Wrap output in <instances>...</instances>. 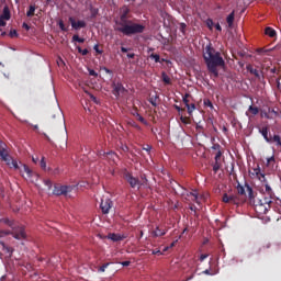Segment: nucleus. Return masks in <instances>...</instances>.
<instances>
[{
	"mask_svg": "<svg viewBox=\"0 0 281 281\" xmlns=\"http://www.w3.org/2000/svg\"><path fill=\"white\" fill-rule=\"evenodd\" d=\"M202 58H204V64H206V69L213 75V78H218V67L225 66V60L223 59L220 52H217L211 43L204 47L202 52Z\"/></svg>",
	"mask_w": 281,
	"mask_h": 281,
	"instance_id": "nucleus-1",
	"label": "nucleus"
},
{
	"mask_svg": "<svg viewBox=\"0 0 281 281\" xmlns=\"http://www.w3.org/2000/svg\"><path fill=\"white\" fill-rule=\"evenodd\" d=\"M128 12V9L124 11L121 16V22L117 24L119 26L115 29V31L121 32L126 36L142 34L145 31V26L140 24H135L132 21H126Z\"/></svg>",
	"mask_w": 281,
	"mask_h": 281,
	"instance_id": "nucleus-2",
	"label": "nucleus"
},
{
	"mask_svg": "<svg viewBox=\"0 0 281 281\" xmlns=\"http://www.w3.org/2000/svg\"><path fill=\"white\" fill-rule=\"evenodd\" d=\"M261 183H262V187H261L260 193L263 195V199L259 200L258 204L260 206H263V205L270 206L271 203L276 201V193L273 192L272 188L267 181Z\"/></svg>",
	"mask_w": 281,
	"mask_h": 281,
	"instance_id": "nucleus-3",
	"label": "nucleus"
},
{
	"mask_svg": "<svg viewBox=\"0 0 281 281\" xmlns=\"http://www.w3.org/2000/svg\"><path fill=\"white\" fill-rule=\"evenodd\" d=\"M7 235H12L15 239L19 240L26 238L25 228L23 226L13 227L12 231H0V238Z\"/></svg>",
	"mask_w": 281,
	"mask_h": 281,
	"instance_id": "nucleus-4",
	"label": "nucleus"
},
{
	"mask_svg": "<svg viewBox=\"0 0 281 281\" xmlns=\"http://www.w3.org/2000/svg\"><path fill=\"white\" fill-rule=\"evenodd\" d=\"M123 178L130 183V186L135 189H140L143 183L139 181L138 178L133 177V175L128 170H124Z\"/></svg>",
	"mask_w": 281,
	"mask_h": 281,
	"instance_id": "nucleus-5",
	"label": "nucleus"
},
{
	"mask_svg": "<svg viewBox=\"0 0 281 281\" xmlns=\"http://www.w3.org/2000/svg\"><path fill=\"white\" fill-rule=\"evenodd\" d=\"M248 175H250V178L258 179L260 182H267L266 175L261 172V168L259 165L250 169V171H248Z\"/></svg>",
	"mask_w": 281,
	"mask_h": 281,
	"instance_id": "nucleus-6",
	"label": "nucleus"
},
{
	"mask_svg": "<svg viewBox=\"0 0 281 281\" xmlns=\"http://www.w3.org/2000/svg\"><path fill=\"white\" fill-rule=\"evenodd\" d=\"M75 189L74 186H60V184H56L54 188L53 193L57 196L60 195H67L68 193H70L72 190Z\"/></svg>",
	"mask_w": 281,
	"mask_h": 281,
	"instance_id": "nucleus-7",
	"label": "nucleus"
},
{
	"mask_svg": "<svg viewBox=\"0 0 281 281\" xmlns=\"http://www.w3.org/2000/svg\"><path fill=\"white\" fill-rule=\"evenodd\" d=\"M169 231V227L165 224L157 225L156 228L151 232L154 238L165 236Z\"/></svg>",
	"mask_w": 281,
	"mask_h": 281,
	"instance_id": "nucleus-8",
	"label": "nucleus"
},
{
	"mask_svg": "<svg viewBox=\"0 0 281 281\" xmlns=\"http://www.w3.org/2000/svg\"><path fill=\"white\" fill-rule=\"evenodd\" d=\"M245 187H246V198H248V201H250V203H256L257 192L247 182L245 183Z\"/></svg>",
	"mask_w": 281,
	"mask_h": 281,
	"instance_id": "nucleus-9",
	"label": "nucleus"
},
{
	"mask_svg": "<svg viewBox=\"0 0 281 281\" xmlns=\"http://www.w3.org/2000/svg\"><path fill=\"white\" fill-rule=\"evenodd\" d=\"M113 206V202L110 199H102L100 209L103 214H108Z\"/></svg>",
	"mask_w": 281,
	"mask_h": 281,
	"instance_id": "nucleus-10",
	"label": "nucleus"
},
{
	"mask_svg": "<svg viewBox=\"0 0 281 281\" xmlns=\"http://www.w3.org/2000/svg\"><path fill=\"white\" fill-rule=\"evenodd\" d=\"M69 22L71 23V26L75 31H79L80 29L87 27V23L85 21L76 22L74 18H69Z\"/></svg>",
	"mask_w": 281,
	"mask_h": 281,
	"instance_id": "nucleus-11",
	"label": "nucleus"
},
{
	"mask_svg": "<svg viewBox=\"0 0 281 281\" xmlns=\"http://www.w3.org/2000/svg\"><path fill=\"white\" fill-rule=\"evenodd\" d=\"M126 89L121 82L113 83V94L119 98L122 93H124Z\"/></svg>",
	"mask_w": 281,
	"mask_h": 281,
	"instance_id": "nucleus-12",
	"label": "nucleus"
},
{
	"mask_svg": "<svg viewBox=\"0 0 281 281\" xmlns=\"http://www.w3.org/2000/svg\"><path fill=\"white\" fill-rule=\"evenodd\" d=\"M2 161H4L7 164V166L11 169H14V170H19L20 167H19V164L16 160H14L11 156L10 157H7L5 159H3Z\"/></svg>",
	"mask_w": 281,
	"mask_h": 281,
	"instance_id": "nucleus-13",
	"label": "nucleus"
},
{
	"mask_svg": "<svg viewBox=\"0 0 281 281\" xmlns=\"http://www.w3.org/2000/svg\"><path fill=\"white\" fill-rule=\"evenodd\" d=\"M20 171L25 172L27 179L38 178V175L32 171L26 165H22V169Z\"/></svg>",
	"mask_w": 281,
	"mask_h": 281,
	"instance_id": "nucleus-14",
	"label": "nucleus"
},
{
	"mask_svg": "<svg viewBox=\"0 0 281 281\" xmlns=\"http://www.w3.org/2000/svg\"><path fill=\"white\" fill-rule=\"evenodd\" d=\"M246 70H248L250 75H254L255 78H257L258 80H261V78H263L262 72H259L257 69H255L252 65L246 66Z\"/></svg>",
	"mask_w": 281,
	"mask_h": 281,
	"instance_id": "nucleus-15",
	"label": "nucleus"
},
{
	"mask_svg": "<svg viewBox=\"0 0 281 281\" xmlns=\"http://www.w3.org/2000/svg\"><path fill=\"white\" fill-rule=\"evenodd\" d=\"M10 156H11L10 151L7 149L5 144H3L1 142V144H0V158H1V160L3 161L5 158H9Z\"/></svg>",
	"mask_w": 281,
	"mask_h": 281,
	"instance_id": "nucleus-16",
	"label": "nucleus"
},
{
	"mask_svg": "<svg viewBox=\"0 0 281 281\" xmlns=\"http://www.w3.org/2000/svg\"><path fill=\"white\" fill-rule=\"evenodd\" d=\"M10 156H11L10 151L7 149L5 144H3L1 142V144H0V158H1V160L3 161L5 158H9Z\"/></svg>",
	"mask_w": 281,
	"mask_h": 281,
	"instance_id": "nucleus-17",
	"label": "nucleus"
},
{
	"mask_svg": "<svg viewBox=\"0 0 281 281\" xmlns=\"http://www.w3.org/2000/svg\"><path fill=\"white\" fill-rule=\"evenodd\" d=\"M268 116H267V120H273V119H277L279 116V112L274 109H271V108H268Z\"/></svg>",
	"mask_w": 281,
	"mask_h": 281,
	"instance_id": "nucleus-18",
	"label": "nucleus"
},
{
	"mask_svg": "<svg viewBox=\"0 0 281 281\" xmlns=\"http://www.w3.org/2000/svg\"><path fill=\"white\" fill-rule=\"evenodd\" d=\"M259 133L262 135L263 139L268 143H270L272 139L268 137L269 130L268 127H262L259 130Z\"/></svg>",
	"mask_w": 281,
	"mask_h": 281,
	"instance_id": "nucleus-19",
	"label": "nucleus"
},
{
	"mask_svg": "<svg viewBox=\"0 0 281 281\" xmlns=\"http://www.w3.org/2000/svg\"><path fill=\"white\" fill-rule=\"evenodd\" d=\"M237 194L247 196V189L245 184L241 186L240 183H237Z\"/></svg>",
	"mask_w": 281,
	"mask_h": 281,
	"instance_id": "nucleus-20",
	"label": "nucleus"
},
{
	"mask_svg": "<svg viewBox=\"0 0 281 281\" xmlns=\"http://www.w3.org/2000/svg\"><path fill=\"white\" fill-rule=\"evenodd\" d=\"M1 19L9 21L11 19L10 10L8 7L3 9V13L0 15Z\"/></svg>",
	"mask_w": 281,
	"mask_h": 281,
	"instance_id": "nucleus-21",
	"label": "nucleus"
},
{
	"mask_svg": "<svg viewBox=\"0 0 281 281\" xmlns=\"http://www.w3.org/2000/svg\"><path fill=\"white\" fill-rule=\"evenodd\" d=\"M108 237L110 239H112L113 241H120V240H123L125 238L124 235H120V234H110Z\"/></svg>",
	"mask_w": 281,
	"mask_h": 281,
	"instance_id": "nucleus-22",
	"label": "nucleus"
},
{
	"mask_svg": "<svg viewBox=\"0 0 281 281\" xmlns=\"http://www.w3.org/2000/svg\"><path fill=\"white\" fill-rule=\"evenodd\" d=\"M235 21V12L233 11L231 14H228V18H226V23H228V27H233Z\"/></svg>",
	"mask_w": 281,
	"mask_h": 281,
	"instance_id": "nucleus-23",
	"label": "nucleus"
},
{
	"mask_svg": "<svg viewBox=\"0 0 281 281\" xmlns=\"http://www.w3.org/2000/svg\"><path fill=\"white\" fill-rule=\"evenodd\" d=\"M265 34L268 35L271 38L277 36V32L272 27H266L265 29Z\"/></svg>",
	"mask_w": 281,
	"mask_h": 281,
	"instance_id": "nucleus-24",
	"label": "nucleus"
},
{
	"mask_svg": "<svg viewBox=\"0 0 281 281\" xmlns=\"http://www.w3.org/2000/svg\"><path fill=\"white\" fill-rule=\"evenodd\" d=\"M187 113H189V115H192V113L195 111L196 106L194 103H190L187 106Z\"/></svg>",
	"mask_w": 281,
	"mask_h": 281,
	"instance_id": "nucleus-25",
	"label": "nucleus"
},
{
	"mask_svg": "<svg viewBox=\"0 0 281 281\" xmlns=\"http://www.w3.org/2000/svg\"><path fill=\"white\" fill-rule=\"evenodd\" d=\"M155 108L158 105L159 102V97L158 95H153L148 100Z\"/></svg>",
	"mask_w": 281,
	"mask_h": 281,
	"instance_id": "nucleus-26",
	"label": "nucleus"
},
{
	"mask_svg": "<svg viewBox=\"0 0 281 281\" xmlns=\"http://www.w3.org/2000/svg\"><path fill=\"white\" fill-rule=\"evenodd\" d=\"M115 158H117V155L114 151L106 153L105 159L115 161Z\"/></svg>",
	"mask_w": 281,
	"mask_h": 281,
	"instance_id": "nucleus-27",
	"label": "nucleus"
},
{
	"mask_svg": "<svg viewBox=\"0 0 281 281\" xmlns=\"http://www.w3.org/2000/svg\"><path fill=\"white\" fill-rule=\"evenodd\" d=\"M248 112H250L252 115H258L259 114V109L257 106L250 105L248 108Z\"/></svg>",
	"mask_w": 281,
	"mask_h": 281,
	"instance_id": "nucleus-28",
	"label": "nucleus"
},
{
	"mask_svg": "<svg viewBox=\"0 0 281 281\" xmlns=\"http://www.w3.org/2000/svg\"><path fill=\"white\" fill-rule=\"evenodd\" d=\"M190 98L191 95L189 93L184 94V97H182V102L184 103V106L190 105Z\"/></svg>",
	"mask_w": 281,
	"mask_h": 281,
	"instance_id": "nucleus-29",
	"label": "nucleus"
},
{
	"mask_svg": "<svg viewBox=\"0 0 281 281\" xmlns=\"http://www.w3.org/2000/svg\"><path fill=\"white\" fill-rule=\"evenodd\" d=\"M35 5H31L30 7V9H29V11H27V13H26V16L27 18H32V16H34V14H35Z\"/></svg>",
	"mask_w": 281,
	"mask_h": 281,
	"instance_id": "nucleus-30",
	"label": "nucleus"
},
{
	"mask_svg": "<svg viewBox=\"0 0 281 281\" xmlns=\"http://www.w3.org/2000/svg\"><path fill=\"white\" fill-rule=\"evenodd\" d=\"M0 245H2L3 249L10 254V256L13 254L14 249L12 247L5 246L3 241H0Z\"/></svg>",
	"mask_w": 281,
	"mask_h": 281,
	"instance_id": "nucleus-31",
	"label": "nucleus"
},
{
	"mask_svg": "<svg viewBox=\"0 0 281 281\" xmlns=\"http://www.w3.org/2000/svg\"><path fill=\"white\" fill-rule=\"evenodd\" d=\"M90 12H91V18L95 19L97 15L99 14V9L91 7Z\"/></svg>",
	"mask_w": 281,
	"mask_h": 281,
	"instance_id": "nucleus-32",
	"label": "nucleus"
},
{
	"mask_svg": "<svg viewBox=\"0 0 281 281\" xmlns=\"http://www.w3.org/2000/svg\"><path fill=\"white\" fill-rule=\"evenodd\" d=\"M272 142H274L277 146L281 147V137L279 135H273Z\"/></svg>",
	"mask_w": 281,
	"mask_h": 281,
	"instance_id": "nucleus-33",
	"label": "nucleus"
},
{
	"mask_svg": "<svg viewBox=\"0 0 281 281\" xmlns=\"http://www.w3.org/2000/svg\"><path fill=\"white\" fill-rule=\"evenodd\" d=\"M221 167H222V164L220 161H215V164H213V172L217 173Z\"/></svg>",
	"mask_w": 281,
	"mask_h": 281,
	"instance_id": "nucleus-34",
	"label": "nucleus"
},
{
	"mask_svg": "<svg viewBox=\"0 0 281 281\" xmlns=\"http://www.w3.org/2000/svg\"><path fill=\"white\" fill-rule=\"evenodd\" d=\"M228 196H229L231 203H233V204H238V196H237V195L231 194V195H228Z\"/></svg>",
	"mask_w": 281,
	"mask_h": 281,
	"instance_id": "nucleus-35",
	"label": "nucleus"
},
{
	"mask_svg": "<svg viewBox=\"0 0 281 281\" xmlns=\"http://www.w3.org/2000/svg\"><path fill=\"white\" fill-rule=\"evenodd\" d=\"M162 80L166 85H170L171 83V79L169 78V76H167L166 72L162 74Z\"/></svg>",
	"mask_w": 281,
	"mask_h": 281,
	"instance_id": "nucleus-36",
	"label": "nucleus"
},
{
	"mask_svg": "<svg viewBox=\"0 0 281 281\" xmlns=\"http://www.w3.org/2000/svg\"><path fill=\"white\" fill-rule=\"evenodd\" d=\"M180 120L184 125L191 124L190 117L181 116Z\"/></svg>",
	"mask_w": 281,
	"mask_h": 281,
	"instance_id": "nucleus-37",
	"label": "nucleus"
},
{
	"mask_svg": "<svg viewBox=\"0 0 281 281\" xmlns=\"http://www.w3.org/2000/svg\"><path fill=\"white\" fill-rule=\"evenodd\" d=\"M72 42H77V43H85V38H80L78 35H74L72 37Z\"/></svg>",
	"mask_w": 281,
	"mask_h": 281,
	"instance_id": "nucleus-38",
	"label": "nucleus"
},
{
	"mask_svg": "<svg viewBox=\"0 0 281 281\" xmlns=\"http://www.w3.org/2000/svg\"><path fill=\"white\" fill-rule=\"evenodd\" d=\"M58 25H59V29H60L63 32H68V29L65 26L63 20H60V21L58 22Z\"/></svg>",
	"mask_w": 281,
	"mask_h": 281,
	"instance_id": "nucleus-39",
	"label": "nucleus"
},
{
	"mask_svg": "<svg viewBox=\"0 0 281 281\" xmlns=\"http://www.w3.org/2000/svg\"><path fill=\"white\" fill-rule=\"evenodd\" d=\"M204 105H205V106H209V108H211V109H214L213 103H212L211 100H209V99H204Z\"/></svg>",
	"mask_w": 281,
	"mask_h": 281,
	"instance_id": "nucleus-40",
	"label": "nucleus"
},
{
	"mask_svg": "<svg viewBox=\"0 0 281 281\" xmlns=\"http://www.w3.org/2000/svg\"><path fill=\"white\" fill-rule=\"evenodd\" d=\"M77 49L82 56H87L89 54L88 49H82L81 47H77Z\"/></svg>",
	"mask_w": 281,
	"mask_h": 281,
	"instance_id": "nucleus-41",
	"label": "nucleus"
},
{
	"mask_svg": "<svg viewBox=\"0 0 281 281\" xmlns=\"http://www.w3.org/2000/svg\"><path fill=\"white\" fill-rule=\"evenodd\" d=\"M190 195L193 196V201H195V203H199V195L196 192H191V193H189V196Z\"/></svg>",
	"mask_w": 281,
	"mask_h": 281,
	"instance_id": "nucleus-42",
	"label": "nucleus"
},
{
	"mask_svg": "<svg viewBox=\"0 0 281 281\" xmlns=\"http://www.w3.org/2000/svg\"><path fill=\"white\" fill-rule=\"evenodd\" d=\"M150 58H151V59H155L156 63H161V61H160V56L157 55V54H151V55H150Z\"/></svg>",
	"mask_w": 281,
	"mask_h": 281,
	"instance_id": "nucleus-43",
	"label": "nucleus"
},
{
	"mask_svg": "<svg viewBox=\"0 0 281 281\" xmlns=\"http://www.w3.org/2000/svg\"><path fill=\"white\" fill-rule=\"evenodd\" d=\"M222 155L223 153L221 150H217V154H215V162H220Z\"/></svg>",
	"mask_w": 281,
	"mask_h": 281,
	"instance_id": "nucleus-44",
	"label": "nucleus"
},
{
	"mask_svg": "<svg viewBox=\"0 0 281 281\" xmlns=\"http://www.w3.org/2000/svg\"><path fill=\"white\" fill-rule=\"evenodd\" d=\"M222 201H224V203H231L229 195L227 193H224V196H222Z\"/></svg>",
	"mask_w": 281,
	"mask_h": 281,
	"instance_id": "nucleus-45",
	"label": "nucleus"
},
{
	"mask_svg": "<svg viewBox=\"0 0 281 281\" xmlns=\"http://www.w3.org/2000/svg\"><path fill=\"white\" fill-rule=\"evenodd\" d=\"M137 120L143 123L144 125H148V122L139 114V116H137Z\"/></svg>",
	"mask_w": 281,
	"mask_h": 281,
	"instance_id": "nucleus-46",
	"label": "nucleus"
},
{
	"mask_svg": "<svg viewBox=\"0 0 281 281\" xmlns=\"http://www.w3.org/2000/svg\"><path fill=\"white\" fill-rule=\"evenodd\" d=\"M86 93L89 94L90 99H91L94 103H97V104L99 103L98 99H97L93 94L89 93L88 91H86Z\"/></svg>",
	"mask_w": 281,
	"mask_h": 281,
	"instance_id": "nucleus-47",
	"label": "nucleus"
},
{
	"mask_svg": "<svg viewBox=\"0 0 281 281\" xmlns=\"http://www.w3.org/2000/svg\"><path fill=\"white\" fill-rule=\"evenodd\" d=\"M9 36L11 38H14V37H18L19 35H18V32L15 30H13V31L10 32Z\"/></svg>",
	"mask_w": 281,
	"mask_h": 281,
	"instance_id": "nucleus-48",
	"label": "nucleus"
},
{
	"mask_svg": "<svg viewBox=\"0 0 281 281\" xmlns=\"http://www.w3.org/2000/svg\"><path fill=\"white\" fill-rule=\"evenodd\" d=\"M106 154H108V153H105V151H103V150H99V151H98V156L101 157V158H102V157H103V158H106Z\"/></svg>",
	"mask_w": 281,
	"mask_h": 281,
	"instance_id": "nucleus-49",
	"label": "nucleus"
},
{
	"mask_svg": "<svg viewBox=\"0 0 281 281\" xmlns=\"http://www.w3.org/2000/svg\"><path fill=\"white\" fill-rule=\"evenodd\" d=\"M109 265H110L109 262L104 263L103 266L100 267L99 271L104 272L105 269L109 267Z\"/></svg>",
	"mask_w": 281,
	"mask_h": 281,
	"instance_id": "nucleus-50",
	"label": "nucleus"
},
{
	"mask_svg": "<svg viewBox=\"0 0 281 281\" xmlns=\"http://www.w3.org/2000/svg\"><path fill=\"white\" fill-rule=\"evenodd\" d=\"M44 183H45V186H47L48 187V189L50 190L52 189V187H53V183H52V181L50 180H45L44 181Z\"/></svg>",
	"mask_w": 281,
	"mask_h": 281,
	"instance_id": "nucleus-51",
	"label": "nucleus"
},
{
	"mask_svg": "<svg viewBox=\"0 0 281 281\" xmlns=\"http://www.w3.org/2000/svg\"><path fill=\"white\" fill-rule=\"evenodd\" d=\"M274 161H276L274 156H271V157L267 158V165H270Z\"/></svg>",
	"mask_w": 281,
	"mask_h": 281,
	"instance_id": "nucleus-52",
	"label": "nucleus"
},
{
	"mask_svg": "<svg viewBox=\"0 0 281 281\" xmlns=\"http://www.w3.org/2000/svg\"><path fill=\"white\" fill-rule=\"evenodd\" d=\"M132 114L136 117L140 115L136 106H134V111L132 112Z\"/></svg>",
	"mask_w": 281,
	"mask_h": 281,
	"instance_id": "nucleus-53",
	"label": "nucleus"
},
{
	"mask_svg": "<svg viewBox=\"0 0 281 281\" xmlns=\"http://www.w3.org/2000/svg\"><path fill=\"white\" fill-rule=\"evenodd\" d=\"M5 21L7 20L0 18V27H4L7 25Z\"/></svg>",
	"mask_w": 281,
	"mask_h": 281,
	"instance_id": "nucleus-54",
	"label": "nucleus"
},
{
	"mask_svg": "<svg viewBox=\"0 0 281 281\" xmlns=\"http://www.w3.org/2000/svg\"><path fill=\"white\" fill-rule=\"evenodd\" d=\"M41 167H42L43 169L46 168V162H45V158H44V157H43L42 160H41Z\"/></svg>",
	"mask_w": 281,
	"mask_h": 281,
	"instance_id": "nucleus-55",
	"label": "nucleus"
},
{
	"mask_svg": "<svg viewBox=\"0 0 281 281\" xmlns=\"http://www.w3.org/2000/svg\"><path fill=\"white\" fill-rule=\"evenodd\" d=\"M209 257L207 254H202L200 255V261H203L204 259H206Z\"/></svg>",
	"mask_w": 281,
	"mask_h": 281,
	"instance_id": "nucleus-56",
	"label": "nucleus"
},
{
	"mask_svg": "<svg viewBox=\"0 0 281 281\" xmlns=\"http://www.w3.org/2000/svg\"><path fill=\"white\" fill-rule=\"evenodd\" d=\"M89 75L93 77H98V74L92 69H89Z\"/></svg>",
	"mask_w": 281,
	"mask_h": 281,
	"instance_id": "nucleus-57",
	"label": "nucleus"
},
{
	"mask_svg": "<svg viewBox=\"0 0 281 281\" xmlns=\"http://www.w3.org/2000/svg\"><path fill=\"white\" fill-rule=\"evenodd\" d=\"M213 21L212 20H209V22H206V25L209 26V29H211L212 30V26H213Z\"/></svg>",
	"mask_w": 281,
	"mask_h": 281,
	"instance_id": "nucleus-58",
	"label": "nucleus"
},
{
	"mask_svg": "<svg viewBox=\"0 0 281 281\" xmlns=\"http://www.w3.org/2000/svg\"><path fill=\"white\" fill-rule=\"evenodd\" d=\"M151 148H153V147H151L150 145H146V146L144 147V150H146V151L149 153V151L151 150Z\"/></svg>",
	"mask_w": 281,
	"mask_h": 281,
	"instance_id": "nucleus-59",
	"label": "nucleus"
},
{
	"mask_svg": "<svg viewBox=\"0 0 281 281\" xmlns=\"http://www.w3.org/2000/svg\"><path fill=\"white\" fill-rule=\"evenodd\" d=\"M153 254H154V255H162V252H161L159 249L153 250Z\"/></svg>",
	"mask_w": 281,
	"mask_h": 281,
	"instance_id": "nucleus-60",
	"label": "nucleus"
},
{
	"mask_svg": "<svg viewBox=\"0 0 281 281\" xmlns=\"http://www.w3.org/2000/svg\"><path fill=\"white\" fill-rule=\"evenodd\" d=\"M103 70L106 72V74H109V75H112L113 74V71L112 70H110L109 68H106V67H104L103 68Z\"/></svg>",
	"mask_w": 281,
	"mask_h": 281,
	"instance_id": "nucleus-61",
	"label": "nucleus"
},
{
	"mask_svg": "<svg viewBox=\"0 0 281 281\" xmlns=\"http://www.w3.org/2000/svg\"><path fill=\"white\" fill-rule=\"evenodd\" d=\"M93 48L98 54H102V50L99 49V45H95Z\"/></svg>",
	"mask_w": 281,
	"mask_h": 281,
	"instance_id": "nucleus-62",
	"label": "nucleus"
},
{
	"mask_svg": "<svg viewBox=\"0 0 281 281\" xmlns=\"http://www.w3.org/2000/svg\"><path fill=\"white\" fill-rule=\"evenodd\" d=\"M186 27H187V25L184 23H182L181 29H180L182 33H186Z\"/></svg>",
	"mask_w": 281,
	"mask_h": 281,
	"instance_id": "nucleus-63",
	"label": "nucleus"
},
{
	"mask_svg": "<svg viewBox=\"0 0 281 281\" xmlns=\"http://www.w3.org/2000/svg\"><path fill=\"white\" fill-rule=\"evenodd\" d=\"M215 30L222 32V26L220 25V23L215 24Z\"/></svg>",
	"mask_w": 281,
	"mask_h": 281,
	"instance_id": "nucleus-64",
	"label": "nucleus"
}]
</instances>
